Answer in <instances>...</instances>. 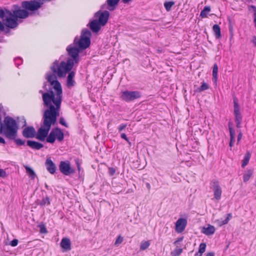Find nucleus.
Listing matches in <instances>:
<instances>
[{"mask_svg": "<svg viewBox=\"0 0 256 256\" xmlns=\"http://www.w3.org/2000/svg\"><path fill=\"white\" fill-rule=\"evenodd\" d=\"M54 64L55 61L50 66L52 74L48 76L46 78L50 84L53 86L56 94H54L52 88H50L47 92H44L42 90H40L39 93L42 94V99L45 106L50 107L54 106L56 108H60L62 102V90L60 83L57 80V76L59 78H64L65 76H60L57 72H54L53 71L52 67Z\"/></svg>", "mask_w": 256, "mask_h": 256, "instance_id": "1", "label": "nucleus"}, {"mask_svg": "<svg viewBox=\"0 0 256 256\" xmlns=\"http://www.w3.org/2000/svg\"><path fill=\"white\" fill-rule=\"evenodd\" d=\"M81 50L79 48L72 47L70 45L66 48L68 54L70 57L66 61H62L59 64L58 60L52 67L53 71L57 72L60 76H66L67 72L70 71L74 64H78L80 60L79 53Z\"/></svg>", "mask_w": 256, "mask_h": 256, "instance_id": "2", "label": "nucleus"}, {"mask_svg": "<svg viewBox=\"0 0 256 256\" xmlns=\"http://www.w3.org/2000/svg\"><path fill=\"white\" fill-rule=\"evenodd\" d=\"M46 107L48 108L44 112L43 114L41 127L36 134V138L41 142H44L46 140L52 126L56 124L60 110V108H56L54 106Z\"/></svg>", "mask_w": 256, "mask_h": 256, "instance_id": "3", "label": "nucleus"}, {"mask_svg": "<svg viewBox=\"0 0 256 256\" xmlns=\"http://www.w3.org/2000/svg\"><path fill=\"white\" fill-rule=\"evenodd\" d=\"M44 4L42 0H30L22 2L21 6L24 9L18 5L14 4L12 6V10L13 11V18L17 19L26 18L28 17L30 13L28 12H34L40 8Z\"/></svg>", "mask_w": 256, "mask_h": 256, "instance_id": "4", "label": "nucleus"}, {"mask_svg": "<svg viewBox=\"0 0 256 256\" xmlns=\"http://www.w3.org/2000/svg\"><path fill=\"white\" fill-rule=\"evenodd\" d=\"M91 32L87 30H83L82 32L80 38L78 39L77 37L75 38L74 44L78 46L81 50H85L88 48L90 44Z\"/></svg>", "mask_w": 256, "mask_h": 256, "instance_id": "5", "label": "nucleus"}, {"mask_svg": "<svg viewBox=\"0 0 256 256\" xmlns=\"http://www.w3.org/2000/svg\"><path fill=\"white\" fill-rule=\"evenodd\" d=\"M57 138L58 140L60 142H62L64 138V134L62 130L58 128H55L52 130L50 134L46 139V142L54 144Z\"/></svg>", "mask_w": 256, "mask_h": 256, "instance_id": "6", "label": "nucleus"}, {"mask_svg": "<svg viewBox=\"0 0 256 256\" xmlns=\"http://www.w3.org/2000/svg\"><path fill=\"white\" fill-rule=\"evenodd\" d=\"M142 96L141 92L138 91L126 90L122 92L121 98L126 102L132 101Z\"/></svg>", "mask_w": 256, "mask_h": 256, "instance_id": "7", "label": "nucleus"}, {"mask_svg": "<svg viewBox=\"0 0 256 256\" xmlns=\"http://www.w3.org/2000/svg\"><path fill=\"white\" fill-rule=\"evenodd\" d=\"M95 16L98 18V22L102 26L106 24L110 16V12L108 10H104L102 12L98 11L95 14Z\"/></svg>", "mask_w": 256, "mask_h": 256, "instance_id": "8", "label": "nucleus"}, {"mask_svg": "<svg viewBox=\"0 0 256 256\" xmlns=\"http://www.w3.org/2000/svg\"><path fill=\"white\" fill-rule=\"evenodd\" d=\"M60 170L64 175L68 176L74 172V170L71 168L70 163L62 161L59 166Z\"/></svg>", "mask_w": 256, "mask_h": 256, "instance_id": "9", "label": "nucleus"}, {"mask_svg": "<svg viewBox=\"0 0 256 256\" xmlns=\"http://www.w3.org/2000/svg\"><path fill=\"white\" fill-rule=\"evenodd\" d=\"M234 112L235 116V122L236 123L242 122V117L240 113V106L238 102V99L236 97L234 98Z\"/></svg>", "mask_w": 256, "mask_h": 256, "instance_id": "10", "label": "nucleus"}, {"mask_svg": "<svg viewBox=\"0 0 256 256\" xmlns=\"http://www.w3.org/2000/svg\"><path fill=\"white\" fill-rule=\"evenodd\" d=\"M36 131L32 126L26 127L22 132L23 136L26 138H36Z\"/></svg>", "mask_w": 256, "mask_h": 256, "instance_id": "11", "label": "nucleus"}, {"mask_svg": "<svg viewBox=\"0 0 256 256\" xmlns=\"http://www.w3.org/2000/svg\"><path fill=\"white\" fill-rule=\"evenodd\" d=\"M187 220L185 218H179L176 223V230L178 232H183L186 226Z\"/></svg>", "mask_w": 256, "mask_h": 256, "instance_id": "12", "label": "nucleus"}, {"mask_svg": "<svg viewBox=\"0 0 256 256\" xmlns=\"http://www.w3.org/2000/svg\"><path fill=\"white\" fill-rule=\"evenodd\" d=\"M4 24L8 28H14L18 26V19L16 18L8 17L4 20Z\"/></svg>", "mask_w": 256, "mask_h": 256, "instance_id": "13", "label": "nucleus"}, {"mask_svg": "<svg viewBox=\"0 0 256 256\" xmlns=\"http://www.w3.org/2000/svg\"><path fill=\"white\" fill-rule=\"evenodd\" d=\"M68 76L66 78V86L70 88L75 86L76 82L74 80L76 72L72 70L68 72Z\"/></svg>", "mask_w": 256, "mask_h": 256, "instance_id": "14", "label": "nucleus"}, {"mask_svg": "<svg viewBox=\"0 0 256 256\" xmlns=\"http://www.w3.org/2000/svg\"><path fill=\"white\" fill-rule=\"evenodd\" d=\"M214 196L216 200H220L222 195V190L218 181L212 182V185Z\"/></svg>", "mask_w": 256, "mask_h": 256, "instance_id": "15", "label": "nucleus"}, {"mask_svg": "<svg viewBox=\"0 0 256 256\" xmlns=\"http://www.w3.org/2000/svg\"><path fill=\"white\" fill-rule=\"evenodd\" d=\"M46 170L51 174H54L56 172V166L50 158L46 160L45 163Z\"/></svg>", "mask_w": 256, "mask_h": 256, "instance_id": "16", "label": "nucleus"}, {"mask_svg": "<svg viewBox=\"0 0 256 256\" xmlns=\"http://www.w3.org/2000/svg\"><path fill=\"white\" fill-rule=\"evenodd\" d=\"M27 145L32 149L38 150L44 147V144L39 142L28 140L26 142Z\"/></svg>", "mask_w": 256, "mask_h": 256, "instance_id": "17", "label": "nucleus"}, {"mask_svg": "<svg viewBox=\"0 0 256 256\" xmlns=\"http://www.w3.org/2000/svg\"><path fill=\"white\" fill-rule=\"evenodd\" d=\"M60 246L64 250V251H68L71 249V242L68 238H63L60 242Z\"/></svg>", "mask_w": 256, "mask_h": 256, "instance_id": "18", "label": "nucleus"}, {"mask_svg": "<svg viewBox=\"0 0 256 256\" xmlns=\"http://www.w3.org/2000/svg\"><path fill=\"white\" fill-rule=\"evenodd\" d=\"M101 26L96 20H93L90 24V28L94 32H98L100 30Z\"/></svg>", "mask_w": 256, "mask_h": 256, "instance_id": "19", "label": "nucleus"}, {"mask_svg": "<svg viewBox=\"0 0 256 256\" xmlns=\"http://www.w3.org/2000/svg\"><path fill=\"white\" fill-rule=\"evenodd\" d=\"M120 0H107L106 2L108 6V10L110 11L114 10Z\"/></svg>", "mask_w": 256, "mask_h": 256, "instance_id": "20", "label": "nucleus"}, {"mask_svg": "<svg viewBox=\"0 0 256 256\" xmlns=\"http://www.w3.org/2000/svg\"><path fill=\"white\" fill-rule=\"evenodd\" d=\"M231 123L228 122V130L230 134V146H232L235 140V130L230 126Z\"/></svg>", "mask_w": 256, "mask_h": 256, "instance_id": "21", "label": "nucleus"}, {"mask_svg": "<svg viewBox=\"0 0 256 256\" xmlns=\"http://www.w3.org/2000/svg\"><path fill=\"white\" fill-rule=\"evenodd\" d=\"M215 232V228L213 226L208 224L207 228H204L202 232L207 236L212 234Z\"/></svg>", "mask_w": 256, "mask_h": 256, "instance_id": "22", "label": "nucleus"}, {"mask_svg": "<svg viewBox=\"0 0 256 256\" xmlns=\"http://www.w3.org/2000/svg\"><path fill=\"white\" fill-rule=\"evenodd\" d=\"M25 169L26 170V174L28 175L29 177L32 180H34L36 177V175L34 170L28 166H25Z\"/></svg>", "mask_w": 256, "mask_h": 256, "instance_id": "23", "label": "nucleus"}, {"mask_svg": "<svg viewBox=\"0 0 256 256\" xmlns=\"http://www.w3.org/2000/svg\"><path fill=\"white\" fill-rule=\"evenodd\" d=\"M212 30L214 33L216 38H219L221 37L220 28L218 24H214L212 27Z\"/></svg>", "mask_w": 256, "mask_h": 256, "instance_id": "24", "label": "nucleus"}, {"mask_svg": "<svg viewBox=\"0 0 256 256\" xmlns=\"http://www.w3.org/2000/svg\"><path fill=\"white\" fill-rule=\"evenodd\" d=\"M232 218V214L231 213L228 214H226V218L223 220H218V224L220 226H221L224 224H227L230 219Z\"/></svg>", "mask_w": 256, "mask_h": 256, "instance_id": "25", "label": "nucleus"}, {"mask_svg": "<svg viewBox=\"0 0 256 256\" xmlns=\"http://www.w3.org/2000/svg\"><path fill=\"white\" fill-rule=\"evenodd\" d=\"M232 218V214L231 213L228 214H226V218L223 220H218V224L220 226H221L224 224H227L230 219Z\"/></svg>", "mask_w": 256, "mask_h": 256, "instance_id": "26", "label": "nucleus"}, {"mask_svg": "<svg viewBox=\"0 0 256 256\" xmlns=\"http://www.w3.org/2000/svg\"><path fill=\"white\" fill-rule=\"evenodd\" d=\"M218 66L214 64L212 70V80L216 82L218 80Z\"/></svg>", "mask_w": 256, "mask_h": 256, "instance_id": "27", "label": "nucleus"}, {"mask_svg": "<svg viewBox=\"0 0 256 256\" xmlns=\"http://www.w3.org/2000/svg\"><path fill=\"white\" fill-rule=\"evenodd\" d=\"M250 154L249 152H247L244 158L242 160V167L244 168L248 163L250 159Z\"/></svg>", "mask_w": 256, "mask_h": 256, "instance_id": "28", "label": "nucleus"}, {"mask_svg": "<svg viewBox=\"0 0 256 256\" xmlns=\"http://www.w3.org/2000/svg\"><path fill=\"white\" fill-rule=\"evenodd\" d=\"M18 130L16 133V135L14 136V138H8L10 140H14L15 143L17 146H22L24 144L25 141L24 140H21L20 138H16L17 136Z\"/></svg>", "mask_w": 256, "mask_h": 256, "instance_id": "29", "label": "nucleus"}, {"mask_svg": "<svg viewBox=\"0 0 256 256\" xmlns=\"http://www.w3.org/2000/svg\"><path fill=\"white\" fill-rule=\"evenodd\" d=\"M252 171L251 170H248L246 172L244 173V176H243L244 182H248L250 180V178L252 176Z\"/></svg>", "mask_w": 256, "mask_h": 256, "instance_id": "30", "label": "nucleus"}, {"mask_svg": "<svg viewBox=\"0 0 256 256\" xmlns=\"http://www.w3.org/2000/svg\"><path fill=\"white\" fill-rule=\"evenodd\" d=\"M174 4V2L173 1H166L164 3V6L167 11H170Z\"/></svg>", "mask_w": 256, "mask_h": 256, "instance_id": "31", "label": "nucleus"}, {"mask_svg": "<svg viewBox=\"0 0 256 256\" xmlns=\"http://www.w3.org/2000/svg\"><path fill=\"white\" fill-rule=\"evenodd\" d=\"M50 204V200L49 198L46 196V198H43L40 202V205L41 206H45L46 205H49Z\"/></svg>", "mask_w": 256, "mask_h": 256, "instance_id": "32", "label": "nucleus"}, {"mask_svg": "<svg viewBox=\"0 0 256 256\" xmlns=\"http://www.w3.org/2000/svg\"><path fill=\"white\" fill-rule=\"evenodd\" d=\"M210 10V8L208 6H206L204 8L203 10H202L200 12V16L202 18H206L207 17V12H209Z\"/></svg>", "mask_w": 256, "mask_h": 256, "instance_id": "33", "label": "nucleus"}, {"mask_svg": "<svg viewBox=\"0 0 256 256\" xmlns=\"http://www.w3.org/2000/svg\"><path fill=\"white\" fill-rule=\"evenodd\" d=\"M209 88V86L208 84H206L204 82H203L202 86L198 87L197 89V91L199 92H201L206 90Z\"/></svg>", "mask_w": 256, "mask_h": 256, "instance_id": "34", "label": "nucleus"}, {"mask_svg": "<svg viewBox=\"0 0 256 256\" xmlns=\"http://www.w3.org/2000/svg\"><path fill=\"white\" fill-rule=\"evenodd\" d=\"M150 243L148 241H143L142 242L140 246V250H145L148 248Z\"/></svg>", "mask_w": 256, "mask_h": 256, "instance_id": "35", "label": "nucleus"}, {"mask_svg": "<svg viewBox=\"0 0 256 256\" xmlns=\"http://www.w3.org/2000/svg\"><path fill=\"white\" fill-rule=\"evenodd\" d=\"M182 252V249L181 248H176L171 252L172 256H179Z\"/></svg>", "mask_w": 256, "mask_h": 256, "instance_id": "36", "label": "nucleus"}, {"mask_svg": "<svg viewBox=\"0 0 256 256\" xmlns=\"http://www.w3.org/2000/svg\"><path fill=\"white\" fill-rule=\"evenodd\" d=\"M206 244L205 243H201L200 244L199 248H198V252L202 254L204 253L206 250Z\"/></svg>", "mask_w": 256, "mask_h": 256, "instance_id": "37", "label": "nucleus"}, {"mask_svg": "<svg viewBox=\"0 0 256 256\" xmlns=\"http://www.w3.org/2000/svg\"><path fill=\"white\" fill-rule=\"evenodd\" d=\"M40 228V232L41 234H46L48 232V230L44 224H42L38 226Z\"/></svg>", "mask_w": 256, "mask_h": 256, "instance_id": "38", "label": "nucleus"}, {"mask_svg": "<svg viewBox=\"0 0 256 256\" xmlns=\"http://www.w3.org/2000/svg\"><path fill=\"white\" fill-rule=\"evenodd\" d=\"M123 240V237L121 236H118L114 242V245L116 246H118L122 242Z\"/></svg>", "mask_w": 256, "mask_h": 256, "instance_id": "39", "label": "nucleus"}, {"mask_svg": "<svg viewBox=\"0 0 256 256\" xmlns=\"http://www.w3.org/2000/svg\"><path fill=\"white\" fill-rule=\"evenodd\" d=\"M4 12H5V16H9L10 17H12L13 18V11L11 10H5Z\"/></svg>", "mask_w": 256, "mask_h": 256, "instance_id": "40", "label": "nucleus"}, {"mask_svg": "<svg viewBox=\"0 0 256 256\" xmlns=\"http://www.w3.org/2000/svg\"><path fill=\"white\" fill-rule=\"evenodd\" d=\"M120 138L125 140L130 146L131 145V142H130L128 138L126 136V135L124 133H122L120 134Z\"/></svg>", "mask_w": 256, "mask_h": 256, "instance_id": "41", "label": "nucleus"}, {"mask_svg": "<svg viewBox=\"0 0 256 256\" xmlns=\"http://www.w3.org/2000/svg\"><path fill=\"white\" fill-rule=\"evenodd\" d=\"M116 172V169L112 167L108 168V173L110 176H112Z\"/></svg>", "mask_w": 256, "mask_h": 256, "instance_id": "42", "label": "nucleus"}, {"mask_svg": "<svg viewBox=\"0 0 256 256\" xmlns=\"http://www.w3.org/2000/svg\"><path fill=\"white\" fill-rule=\"evenodd\" d=\"M60 123L61 124H62V126H64L65 127H66V128H68V124L66 122L64 118H62V117L60 118Z\"/></svg>", "mask_w": 256, "mask_h": 256, "instance_id": "43", "label": "nucleus"}, {"mask_svg": "<svg viewBox=\"0 0 256 256\" xmlns=\"http://www.w3.org/2000/svg\"><path fill=\"white\" fill-rule=\"evenodd\" d=\"M18 240L17 239H14L10 242V245L12 246H16L18 244Z\"/></svg>", "mask_w": 256, "mask_h": 256, "instance_id": "44", "label": "nucleus"}, {"mask_svg": "<svg viewBox=\"0 0 256 256\" xmlns=\"http://www.w3.org/2000/svg\"><path fill=\"white\" fill-rule=\"evenodd\" d=\"M126 126H127L126 124H120L118 128V132H121L122 131L124 130L126 128Z\"/></svg>", "mask_w": 256, "mask_h": 256, "instance_id": "45", "label": "nucleus"}, {"mask_svg": "<svg viewBox=\"0 0 256 256\" xmlns=\"http://www.w3.org/2000/svg\"><path fill=\"white\" fill-rule=\"evenodd\" d=\"M6 175V172L3 169L0 168V177L4 178Z\"/></svg>", "mask_w": 256, "mask_h": 256, "instance_id": "46", "label": "nucleus"}, {"mask_svg": "<svg viewBox=\"0 0 256 256\" xmlns=\"http://www.w3.org/2000/svg\"><path fill=\"white\" fill-rule=\"evenodd\" d=\"M5 16V12L4 10L0 8V18H3Z\"/></svg>", "mask_w": 256, "mask_h": 256, "instance_id": "47", "label": "nucleus"}, {"mask_svg": "<svg viewBox=\"0 0 256 256\" xmlns=\"http://www.w3.org/2000/svg\"><path fill=\"white\" fill-rule=\"evenodd\" d=\"M242 138V134L241 132H240L238 136V138H237L238 141V142L240 141L241 140Z\"/></svg>", "mask_w": 256, "mask_h": 256, "instance_id": "48", "label": "nucleus"}, {"mask_svg": "<svg viewBox=\"0 0 256 256\" xmlns=\"http://www.w3.org/2000/svg\"><path fill=\"white\" fill-rule=\"evenodd\" d=\"M0 143L3 144H6L5 140L2 138L0 136Z\"/></svg>", "mask_w": 256, "mask_h": 256, "instance_id": "49", "label": "nucleus"}, {"mask_svg": "<svg viewBox=\"0 0 256 256\" xmlns=\"http://www.w3.org/2000/svg\"><path fill=\"white\" fill-rule=\"evenodd\" d=\"M46 86H47V84H46V82H45L44 84V85H43L42 88H44V90H47V92H48V90H49V89H48H48L46 88Z\"/></svg>", "mask_w": 256, "mask_h": 256, "instance_id": "50", "label": "nucleus"}, {"mask_svg": "<svg viewBox=\"0 0 256 256\" xmlns=\"http://www.w3.org/2000/svg\"><path fill=\"white\" fill-rule=\"evenodd\" d=\"M206 256H214V253L212 252H208Z\"/></svg>", "mask_w": 256, "mask_h": 256, "instance_id": "51", "label": "nucleus"}, {"mask_svg": "<svg viewBox=\"0 0 256 256\" xmlns=\"http://www.w3.org/2000/svg\"><path fill=\"white\" fill-rule=\"evenodd\" d=\"M183 238H178L177 240H176L175 242H174V244H176V242H181L182 241Z\"/></svg>", "mask_w": 256, "mask_h": 256, "instance_id": "52", "label": "nucleus"}, {"mask_svg": "<svg viewBox=\"0 0 256 256\" xmlns=\"http://www.w3.org/2000/svg\"><path fill=\"white\" fill-rule=\"evenodd\" d=\"M252 42L255 44V46H256V36H254L253 38V40H252Z\"/></svg>", "mask_w": 256, "mask_h": 256, "instance_id": "53", "label": "nucleus"}, {"mask_svg": "<svg viewBox=\"0 0 256 256\" xmlns=\"http://www.w3.org/2000/svg\"><path fill=\"white\" fill-rule=\"evenodd\" d=\"M236 126L238 128H240L241 127V122L236 123Z\"/></svg>", "mask_w": 256, "mask_h": 256, "instance_id": "54", "label": "nucleus"}, {"mask_svg": "<svg viewBox=\"0 0 256 256\" xmlns=\"http://www.w3.org/2000/svg\"><path fill=\"white\" fill-rule=\"evenodd\" d=\"M254 26L256 27V12L254 14Z\"/></svg>", "mask_w": 256, "mask_h": 256, "instance_id": "55", "label": "nucleus"}, {"mask_svg": "<svg viewBox=\"0 0 256 256\" xmlns=\"http://www.w3.org/2000/svg\"><path fill=\"white\" fill-rule=\"evenodd\" d=\"M146 186H147L148 188V189H150V184L147 183V184H146Z\"/></svg>", "mask_w": 256, "mask_h": 256, "instance_id": "56", "label": "nucleus"}, {"mask_svg": "<svg viewBox=\"0 0 256 256\" xmlns=\"http://www.w3.org/2000/svg\"><path fill=\"white\" fill-rule=\"evenodd\" d=\"M2 108H3V106L1 104H0V112L2 110Z\"/></svg>", "mask_w": 256, "mask_h": 256, "instance_id": "57", "label": "nucleus"}, {"mask_svg": "<svg viewBox=\"0 0 256 256\" xmlns=\"http://www.w3.org/2000/svg\"><path fill=\"white\" fill-rule=\"evenodd\" d=\"M46 188H48V186L46 184Z\"/></svg>", "mask_w": 256, "mask_h": 256, "instance_id": "58", "label": "nucleus"}, {"mask_svg": "<svg viewBox=\"0 0 256 256\" xmlns=\"http://www.w3.org/2000/svg\"><path fill=\"white\" fill-rule=\"evenodd\" d=\"M2 40V38H0V42H1Z\"/></svg>", "mask_w": 256, "mask_h": 256, "instance_id": "59", "label": "nucleus"}, {"mask_svg": "<svg viewBox=\"0 0 256 256\" xmlns=\"http://www.w3.org/2000/svg\"><path fill=\"white\" fill-rule=\"evenodd\" d=\"M15 60H20V59H18V58H16V59Z\"/></svg>", "mask_w": 256, "mask_h": 256, "instance_id": "60", "label": "nucleus"}, {"mask_svg": "<svg viewBox=\"0 0 256 256\" xmlns=\"http://www.w3.org/2000/svg\"><path fill=\"white\" fill-rule=\"evenodd\" d=\"M78 168L80 169V166L78 164Z\"/></svg>", "mask_w": 256, "mask_h": 256, "instance_id": "61", "label": "nucleus"}, {"mask_svg": "<svg viewBox=\"0 0 256 256\" xmlns=\"http://www.w3.org/2000/svg\"><path fill=\"white\" fill-rule=\"evenodd\" d=\"M24 123H25L24 125H26V120L24 121Z\"/></svg>", "mask_w": 256, "mask_h": 256, "instance_id": "62", "label": "nucleus"}]
</instances>
